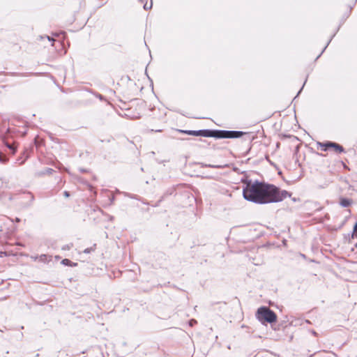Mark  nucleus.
<instances>
[{
	"instance_id": "1",
	"label": "nucleus",
	"mask_w": 357,
	"mask_h": 357,
	"mask_svg": "<svg viewBox=\"0 0 357 357\" xmlns=\"http://www.w3.org/2000/svg\"><path fill=\"white\" fill-rule=\"evenodd\" d=\"M271 185L258 181H247L243 190L245 199L256 204L269 203Z\"/></svg>"
},
{
	"instance_id": "2",
	"label": "nucleus",
	"mask_w": 357,
	"mask_h": 357,
	"mask_svg": "<svg viewBox=\"0 0 357 357\" xmlns=\"http://www.w3.org/2000/svg\"><path fill=\"white\" fill-rule=\"evenodd\" d=\"M211 137L216 139H236L241 137L245 132L238 130H211Z\"/></svg>"
},
{
	"instance_id": "3",
	"label": "nucleus",
	"mask_w": 357,
	"mask_h": 357,
	"mask_svg": "<svg viewBox=\"0 0 357 357\" xmlns=\"http://www.w3.org/2000/svg\"><path fill=\"white\" fill-rule=\"evenodd\" d=\"M256 316L261 323L267 322L272 324L277 320L276 314L268 307H259L257 311Z\"/></svg>"
},
{
	"instance_id": "4",
	"label": "nucleus",
	"mask_w": 357,
	"mask_h": 357,
	"mask_svg": "<svg viewBox=\"0 0 357 357\" xmlns=\"http://www.w3.org/2000/svg\"><path fill=\"white\" fill-rule=\"evenodd\" d=\"M291 193L287 190H280L276 186L271 185L269 203L278 202L282 201L287 197H291Z\"/></svg>"
},
{
	"instance_id": "5",
	"label": "nucleus",
	"mask_w": 357,
	"mask_h": 357,
	"mask_svg": "<svg viewBox=\"0 0 357 357\" xmlns=\"http://www.w3.org/2000/svg\"><path fill=\"white\" fill-rule=\"evenodd\" d=\"M317 144L324 151L333 148L337 153H341L344 152V147L336 142L327 141L326 142H318Z\"/></svg>"
},
{
	"instance_id": "6",
	"label": "nucleus",
	"mask_w": 357,
	"mask_h": 357,
	"mask_svg": "<svg viewBox=\"0 0 357 357\" xmlns=\"http://www.w3.org/2000/svg\"><path fill=\"white\" fill-rule=\"evenodd\" d=\"M180 132L185 133L189 135L192 136H201L204 137H211V130L209 129H204V130H179Z\"/></svg>"
},
{
	"instance_id": "7",
	"label": "nucleus",
	"mask_w": 357,
	"mask_h": 357,
	"mask_svg": "<svg viewBox=\"0 0 357 357\" xmlns=\"http://www.w3.org/2000/svg\"><path fill=\"white\" fill-rule=\"evenodd\" d=\"M340 204L342 207H348L351 205V201L347 198H342L340 199Z\"/></svg>"
},
{
	"instance_id": "8",
	"label": "nucleus",
	"mask_w": 357,
	"mask_h": 357,
	"mask_svg": "<svg viewBox=\"0 0 357 357\" xmlns=\"http://www.w3.org/2000/svg\"><path fill=\"white\" fill-rule=\"evenodd\" d=\"M39 261L43 263H47L51 261V257L47 255H41L39 256Z\"/></svg>"
},
{
	"instance_id": "9",
	"label": "nucleus",
	"mask_w": 357,
	"mask_h": 357,
	"mask_svg": "<svg viewBox=\"0 0 357 357\" xmlns=\"http://www.w3.org/2000/svg\"><path fill=\"white\" fill-rule=\"evenodd\" d=\"M202 167H212V168H221L223 166L222 165H211V164H204L201 163Z\"/></svg>"
},
{
	"instance_id": "10",
	"label": "nucleus",
	"mask_w": 357,
	"mask_h": 357,
	"mask_svg": "<svg viewBox=\"0 0 357 357\" xmlns=\"http://www.w3.org/2000/svg\"><path fill=\"white\" fill-rule=\"evenodd\" d=\"M8 160V158H7L6 155L2 154V153H0V162L1 163H6Z\"/></svg>"
},
{
	"instance_id": "11",
	"label": "nucleus",
	"mask_w": 357,
	"mask_h": 357,
	"mask_svg": "<svg viewBox=\"0 0 357 357\" xmlns=\"http://www.w3.org/2000/svg\"><path fill=\"white\" fill-rule=\"evenodd\" d=\"M357 238V222L355 223L354 226V230H353V238Z\"/></svg>"
},
{
	"instance_id": "12",
	"label": "nucleus",
	"mask_w": 357,
	"mask_h": 357,
	"mask_svg": "<svg viewBox=\"0 0 357 357\" xmlns=\"http://www.w3.org/2000/svg\"><path fill=\"white\" fill-rule=\"evenodd\" d=\"M8 148L10 149L13 152V154H14L16 151V147L14 145L8 144Z\"/></svg>"
},
{
	"instance_id": "13",
	"label": "nucleus",
	"mask_w": 357,
	"mask_h": 357,
	"mask_svg": "<svg viewBox=\"0 0 357 357\" xmlns=\"http://www.w3.org/2000/svg\"><path fill=\"white\" fill-rule=\"evenodd\" d=\"M73 247V244H70V245H65L62 247V250H70L71 248Z\"/></svg>"
},
{
	"instance_id": "14",
	"label": "nucleus",
	"mask_w": 357,
	"mask_h": 357,
	"mask_svg": "<svg viewBox=\"0 0 357 357\" xmlns=\"http://www.w3.org/2000/svg\"><path fill=\"white\" fill-rule=\"evenodd\" d=\"M94 251V248H86L84 250V253L85 254H89L91 252Z\"/></svg>"
},
{
	"instance_id": "15",
	"label": "nucleus",
	"mask_w": 357,
	"mask_h": 357,
	"mask_svg": "<svg viewBox=\"0 0 357 357\" xmlns=\"http://www.w3.org/2000/svg\"><path fill=\"white\" fill-rule=\"evenodd\" d=\"M61 263L64 265H70V264L72 263L70 260L68 259H64L62 260Z\"/></svg>"
},
{
	"instance_id": "16",
	"label": "nucleus",
	"mask_w": 357,
	"mask_h": 357,
	"mask_svg": "<svg viewBox=\"0 0 357 357\" xmlns=\"http://www.w3.org/2000/svg\"><path fill=\"white\" fill-rule=\"evenodd\" d=\"M196 324H197V321L195 319H193L190 320V321H189V325L190 326H194Z\"/></svg>"
},
{
	"instance_id": "17",
	"label": "nucleus",
	"mask_w": 357,
	"mask_h": 357,
	"mask_svg": "<svg viewBox=\"0 0 357 357\" xmlns=\"http://www.w3.org/2000/svg\"><path fill=\"white\" fill-rule=\"evenodd\" d=\"M331 39H330V40L328 42L327 45L324 47V48L323 49V50L321 51V52L320 53V54L317 57V59L321 56V54L324 52V50L326 49L327 46L328 45L329 43L331 41Z\"/></svg>"
},
{
	"instance_id": "18",
	"label": "nucleus",
	"mask_w": 357,
	"mask_h": 357,
	"mask_svg": "<svg viewBox=\"0 0 357 357\" xmlns=\"http://www.w3.org/2000/svg\"><path fill=\"white\" fill-rule=\"evenodd\" d=\"M53 172H54V170L52 169H51V168H47L45 169V173L48 174H52Z\"/></svg>"
},
{
	"instance_id": "19",
	"label": "nucleus",
	"mask_w": 357,
	"mask_h": 357,
	"mask_svg": "<svg viewBox=\"0 0 357 357\" xmlns=\"http://www.w3.org/2000/svg\"><path fill=\"white\" fill-rule=\"evenodd\" d=\"M28 195L30 197L31 203L33 202V201L34 200V196L33 195V194H31V192H29Z\"/></svg>"
},
{
	"instance_id": "20",
	"label": "nucleus",
	"mask_w": 357,
	"mask_h": 357,
	"mask_svg": "<svg viewBox=\"0 0 357 357\" xmlns=\"http://www.w3.org/2000/svg\"><path fill=\"white\" fill-rule=\"evenodd\" d=\"M63 195L66 197H70V192L68 191H64L63 192Z\"/></svg>"
},
{
	"instance_id": "21",
	"label": "nucleus",
	"mask_w": 357,
	"mask_h": 357,
	"mask_svg": "<svg viewBox=\"0 0 357 357\" xmlns=\"http://www.w3.org/2000/svg\"><path fill=\"white\" fill-rule=\"evenodd\" d=\"M31 259H33L34 261H36L37 259H39V256L31 257Z\"/></svg>"
},
{
	"instance_id": "22",
	"label": "nucleus",
	"mask_w": 357,
	"mask_h": 357,
	"mask_svg": "<svg viewBox=\"0 0 357 357\" xmlns=\"http://www.w3.org/2000/svg\"><path fill=\"white\" fill-rule=\"evenodd\" d=\"M26 158H27V156H26V158H24V160H22V161L20 162V165L23 164V163L24 162V161L26 160Z\"/></svg>"
},
{
	"instance_id": "23",
	"label": "nucleus",
	"mask_w": 357,
	"mask_h": 357,
	"mask_svg": "<svg viewBox=\"0 0 357 357\" xmlns=\"http://www.w3.org/2000/svg\"><path fill=\"white\" fill-rule=\"evenodd\" d=\"M312 333L314 335H315V336H317V332H316V331H312Z\"/></svg>"
},
{
	"instance_id": "24",
	"label": "nucleus",
	"mask_w": 357,
	"mask_h": 357,
	"mask_svg": "<svg viewBox=\"0 0 357 357\" xmlns=\"http://www.w3.org/2000/svg\"><path fill=\"white\" fill-rule=\"evenodd\" d=\"M47 39H48L50 41H54V40H53L52 38H50V36H47Z\"/></svg>"
},
{
	"instance_id": "25",
	"label": "nucleus",
	"mask_w": 357,
	"mask_h": 357,
	"mask_svg": "<svg viewBox=\"0 0 357 357\" xmlns=\"http://www.w3.org/2000/svg\"><path fill=\"white\" fill-rule=\"evenodd\" d=\"M79 171L82 172H86V170L84 169H79Z\"/></svg>"
},
{
	"instance_id": "26",
	"label": "nucleus",
	"mask_w": 357,
	"mask_h": 357,
	"mask_svg": "<svg viewBox=\"0 0 357 357\" xmlns=\"http://www.w3.org/2000/svg\"><path fill=\"white\" fill-rule=\"evenodd\" d=\"M306 82H307V80H305V82H304V83H303V86H302L301 89H302L303 88H304V86H305V85Z\"/></svg>"
},
{
	"instance_id": "27",
	"label": "nucleus",
	"mask_w": 357,
	"mask_h": 357,
	"mask_svg": "<svg viewBox=\"0 0 357 357\" xmlns=\"http://www.w3.org/2000/svg\"><path fill=\"white\" fill-rule=\"evenodd\" d=\"M306 82H307V80H305V82H304V83H303V86H302L301 89H302L303 88H304V86H305V85Z\"/></svg>"
},
{
	"instance_id": "28",
	"label": "nucleus",
	"mask_w": 357,
	"mask_h": 357,
	"mask_svg": "<svg viewBox=\"0 0 357 357\" xmlns=\"http://www.w3.org/2000/svg\"><path fill=\"white\" fill-rule=\"evenodd\" d=\"M306 82H307V80H305V82H304V83H303V86H302L301 89H302L303 88H304V86H305V85Z\"/></svg>"
},
{
	"instance_id": "29",
	"label": "nucleus",
	"mask_w": 357,
	"mask_h": 357,
	"mask_svg": "<svg viewBox=\"0 0 357 357\" xmlns=\"http://www.w3.org/2000/svg\"><path fill=\"white\" fill-rule=\"evenodd\" d=\"M306 82H307V80H305V82H304V83H303V86H302L301 89H302L303 88H304V86H305V85Z\"/></svg>"
},
{
	"instance_id": "30",
	"label": "nucleus",
	"mask_w": 357,
	"mask_h": 357,
	"mask_svg": "<svg viewBox=\"0 0 357 357\" xmlns=\"http://www.w3.org/2000/svg\"><path fill=\"white\" fill-rule=\"evenodd\" d=\"M306 82H307V80H305V82H304V83H303V86H302L301 89H302L303 88H304V86H305V85Z\"/></svg>"
},
{
	"instance_id": "31",
	"label": "nucleus",
	"mask_w": 357,
	"mask_h": 357,
	"mask_svg": "<svg viewBox=\"0 0 357 357\" xmlns=\"http://www.w3.org/2000/svg\"><path fill=\"white\" fill-rule=\"evenodd\" d=\"M144 8L145 10H147V9H148V6H146V4H145V5L144 6Z\"/></svg>"
},
{
	"instance_id": "32",
	"label": "nucleus",
	"mask_w": 357,
	"mask_h": 357,
	"mask_svg": "<svg viewBox=\"0 0 357 357\" xmlns=\"http://www.w3.org/2000/svg\"><path fill=\"white\" fill-rule=\"evenodd\" d=\"M15 221H16V222H20V218H16Z\"/></svg>"
},
{
	"instance_id": "33",
	"label": "nucleus",
	"mask_w": 357,
	"mask_h": 357,
	"mask_svg": "<svg viewBox=\"0 0 357 357\" xmlns=\"http://www.w3.org/2000/svg\"><path fill=\"white\" fill-rule=\"evenodd\" d=\"M98 97H99L100 99L102 98V96L101 95H99Z\"/></svg>"
},
{
	"instance_id": "34",
	"label": "nucleus",
	"mask_w": 357,
	"mask_h": 357,
	"mask_svg": "<svg viewBox=\"0 0 357 357\" xmlns=\"http://www.w3.org/2000/svg\"><path fill=\"white\" fill-rule=\"evenodd\" d=\"M292 200H293L294 202H296V201H297V199H296V198H293V199H292Z\"/></svg>"
},
{
	"instance_id": "35",
	"label": "nucleus",
	"mask_w": 357,
	"mask_h": 357,
	"mask_svg": "<svg viewBox=\"0 0 357 357\" xmlns=\"http://www.w3.org/2000/svg\"><path fill=\"white\" fill-rule=\"evenodd\" d=\"M301 90H300V91H299L298 92V94H297V96H298V95L300 94V93H301Z\"/></svg>"
},
{
	"instance_id": "36",
	"label": "nucleus",
	"mask_w": 357,
	"mask_h": 357,
	"mask_svg": "<svg viewBox=\"0 0 357 357\" xmlns=\"http://www.w3.org/2000/svg\"><path fill=\"white\" fill-rule=\"evenodd\" d=\"M155 132H161V130H155Z\"/></svg>"
}]
</instances>
